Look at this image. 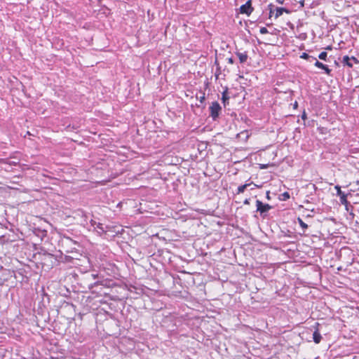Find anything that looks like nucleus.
<instances>
[{
  "label": "nucleus",
  "mask_w": 359,
  "mask_h": 359,
  "mask_svg": "<svg viewBox=\"0 0 359 359\" xmlns=\"http://www.w3.org/2000/svg\"><path fill=\"white\" fill-rule=\"evenodd\" d=\"M297 221L300 225V226L304 229L306 230L308 228V225L299 217L297 218Z\"/></svg>",
  "instance_id": "obj_15"
},
{
  "label": "nucleus",
  "mask_w": 359,
  "mask_h": 359,
  "mask_svg": "<svg viewBox=\"0 0 359 359\" xmlns=\"http://www.w3.org/2000/svg\"><path fill=\"white\" fill-rule=\"evenodd\" d=\"M221 110L222 108L219 104L217 102H213L210 106V116L213 120H216V118H218Z\"/></svg>",
  "instance_id": "obj_2"
},
{
  "label": "nucleus",
  "mask_w": 359,
  "mask_h": 359,
  "mask_svg": "<svg viewBox=\"0 0 359 359\" xmlns=\"http://www.w3.org/2000/svg\"><path fill=\"white\" fill-rule=\"evenodd\" d=\"M268 8L269 10V18L273 17L275 19L278 18L280 16H281L284 13L287 14L290 13V11L287 8H283V7H276L273 4H269L268 5Z\"/></svg>",
  "instance_id": "obj_1"
},
{
  "label": "nucleus",
  "mask_w": 359,
  "mask_h": 359,
  "mask_svg": "<svg viewBox=\"0 0 359 359\" xmlns=\"http://www.w3.org/2000/svg\"><path fill=\"white\" fill-rule=\"evenodd\" d=\"M259 32H260V34H267L269 32H268V29H267L266 27H261V28H260V29H259Z\"/></svg>",
  "instance_id": "obj_18"
},
{
  "label": "nucleus",
  "mask_w": 359,
  "mask_h": 359,
  "mask_svg": "<svg viewBox=\"0 0 359 359\" xmlns=\"http://www.w3.org/2000/svg\"><path fill=\"white\" fill-rule=\"evenodd\" d=\"M318 58L321 60H323V61H327V52L325 51H323L321 52L319 55H318Z\"/></svg>",
  "instance_id": "obj_14"
},
{
  "label": "nucleus",
  "mask_w": 359,
  "mask_h": 359,
  "mask_svg": "<svg viewBox=\"0 0 359 359\" xmlns=\"http://www.w3.org/2000/svg\"><path fill=\"white\" fill-rule=\"evenodd\" d=\"M236 55L238 56L241 63L245 62L248 58L247 52H243V53L238 52V53H236Z\"/></svg>",
  "instance_id": "obj_8"
},
{
  "label": "nucleus",
  "mask_w": 359,
  "mask_h": 359,
  "mask_svg": "<svg viewBox=\"0 0 359 359\" xmlns=\"http://www.w3.org/2000/svg\"><path fill=\"white\" fill-rule=\"evenodd\" d=\"M314 61H315L314 66L316 67L323 70L324 72L328 76H330L331 74L332 69L328 67V65H325L323 62H320L319 60H317L316 57L315 58Z\"/></svg>",
  "instance_id": "obj_4"
},
{
  "label": "nucleus",
  "mask_w": 359,
  "mask_h": 359,
  "mask_svg": "<svg viewBox=\"0 0 359 359\" xmlns=\"http://www.w3.org/2000/svg\"><path fill=\"white\" fill-rule=\"evenodd\" d=\"M290 198V195L287 191H285L281 194L280 199L283 201H287Z\"/></svg>",
  "instance_id": "obj_16"
},
{
  "label": "nucleus",
  "mask_w": 359,
  "mask_h": 359,
  "mask_svg": "<svg viewBox=\"0 0 359 359\" xmlns=\"http://www.w3.org/2000/svg\"><path fill=\"white\" fill-rule=\"evenodd\" d=\"M304 1L305 0H299V3L300 4L302 7L304 6Z\"/></svg>",
  "instance_id": "obj_22"
},
{
  "label": "nucleus",
  "mask_w": 359,
  "mask_h": 359,
  "mask_svg": "<svg viewBox=\"0 0 359 359\" xmlns=\"http://www.w3.org/2000/svg\"><path fill=\"white\" fill-rule=\"evenodd\" d=\"M222 102L224 103V105L225 106L226 105V103L228 102V100L229 99V97L227 95V90H224L223 93H222Z\"/></svg>",
  "instance_id": "obj_11"
},
{
  "label": "nucleus",
  "mask_w": 359,
  "mask_h": 359,
  "mask_svg": "<svg viewBox=\"0 0 359 359\" xmlns=\"http://www.w3.org/2000/svg\"><path fill=\"white\" fill-rule=\"evenodd\" d=\"M228 62H229V64H233V60L231 57H229V58L228 59Z\"/></svg>",
  "instance_id": "obj_23"
},
{
  "label": "nucleus",
  "mask_w": 359,
  "mask_h": 359,
  "mask_svg": "<svg viewBox=\"0 0 359 359\" xmlns=\"http://www.w3.org/2000/svg\"><path fill=\"white\" fill-rule=\"evenodd\" d=\"M335 189H337V194L338 196H341L342 194H345L341 190V187L339 186H336Z\"/></svg>",
  "instance_id": "obj_17"
},
{
  "label": "nucleus",
  "mask_w": 359,
  "mask_h": 359,
  "mask_svg": "<svg viewBox=\"0 0 359 359\" xmlns=\"http://www.w3.org/2000/svg\"><path fill=\"white\" fill-rule=\"evenodd\" d=\"M245 204H249V201L246 199L244 202Z\"/></svg>",
  "instance_id": "obj_26"
},
{
  "label": "nucleus",
  "mask_w": 359,
  "mask_h": 359,
  "mask_svg": "<svg viewBox=\"0 0 359 359\" xmlns=\"http://www.w3.org/2000/svg\"><path fill=\"white\" fill-rule=\"evenodd\" d=\"M318 326H319V323H316V330L313 334V339L316 344H319L322 339V336L319 332Z\"/></svg>",
  "instance_id": "obj_7"
},
{
  "label": "nucleus",
  "mask_w": 359,
  "mask_h": 359,
  "mask_svg": "<svg viewBox=\"0 0 359 359\" xmlns=\"http://www.w3.org/2000/svg\"><path fill=\"white\" fill-rule=\"evenodd\" d=\"M257 210L260 213H264L269 211L271 209V205L268 203H263L261 201L257 200L256 201Z\"/></svg>",
  "instance_id": "obj_5"
},
{
  "label": "nucleus",
  "mask_w": 359,
  "mask_h": 359,
  "mask_svg": "<svg viewBox=\"0 0 359 359\" xmlns=\"http://www.w3.org/2000/svg\"><path fill=\"white\" fill-rule=\"evenodd\" d=\"M351 60L353 61L355 64H359V60L353 56L351 57Z\"/></svg>",
  "instance_id": "obj_21"
},
{
  "label": "nucleus",
  "mask_w": 359,
  "mask_h": 359,
  "mask_svg": "<svg viewBox=\"0 0 359 359\" xmlns=\"http://www.w3.org/2000/svg\"><path fill=\"white\" fill-rule=\"evenodd\" d=\"M250 135L251 133H250V131L248 130H245L237 134V138L243 142H246L248 140Z\"/></svg>",
  "instance_id": "obj_6"
},
{
  "label": "nucleus",
  "mask_w": 359,
  "mask_h": 359,
  "mask_svg": "<svg viewBox=\"0 0 359 359\" xmlns=\"http://www.w3.org/2000/svg\"><path fill=\"white\" fill-rule=\"evenodd\" d=\"M253 11L254 8L252 6L251 0L248 1L245 4L240 7V13L241 14H246L248 16H250Z\"/></svg>",
  "instance_id": "obj_3"
},
{
  "label": "nucleus",
  "mask_w": 359,
  "mask_h": 359,
  "mask_svg": "<svg viewBox=\"0 0 359 359\" xmlns=\"http://www.w3.org/2000/svg\"><path fill=\"white\" fill-rule=\"evenodd\" d=\"M325 49L327 50H331L332 49V48L331 46H328L325 47Z\"/></svg>",
  "instance_id": "obj_24"
},
{
  "label": "nucleus",
  "mask_w": 359,
  "mask_h": 359,
  "mask_svg": "<svg viewBox=\"0 0 359 359\" xmlns=\"http://www.w3.org/2000/svg\"><path fill=\"white\" fill-rule=\"evenodd\" d=\"M340 202L341 204L347 206L348 204V201L347 200V196L346 194H342L341 196H340Z\"/></svg>",
  "instance_id": "obj_13"
},
{
  "label": "nucleus",
  "mask_w": 359,
  "mask_h": 359,
  "mask_svg": "<svg viewBox=\"0 0 359 359\" xmlns=\"http://www.w3.org/2000/svg\"><path fill=\"white\" fill-rule=\"evenodd\" d=\"M269 167L268 164H259L260 169H266Z\"/></svg>",
  "instance_id": "obj_20"
},
{
  "label": "nucleus",
  "mask_w": 359,
  "mask_h": 359,
  "mask_svg": "<svg viewBox=\"0 0 359 359\" xmlns=\"http://www.w3.org/2000/svg\"><path fill=\"white\" fill-rule=\"evenodd\" d=\"M205 93H203V95L201 96L200 98H199L200 102L201 103H203V102L205 101Z\"/></svg>",
  "instance_id": "obj_19"
},
{
  "label": "nucleus",
  "mask_w": 359,
  "mask_h": 359,
  "mask_svg": "<svg viewBox=\"0 0 359 359\" xmlns=\"http://www.w3.org/2000/svg\"><path fill=\"white\" fill-rule=\"evenodd\" d=\"M250 186V184H243L241 186H239L238 187V189H237V194H241V193H243L244 191L245 190V189Z\"/></svg>",
  "instance_id": "obj_12"
},
{
  "label": "nucleus",
  "mask_w": 359,
  "mask_h": 359,
  "mask_svg": "<svg viewBox=\"0 0 359 359\" xmlns=\"http://www.w3.org/2000/svg\"><path fill=\"white\" fill-rule=\"evenodd\" d=\"M351 57H349L348 55H345L343 57L342 63L344 65H346L348 67H353V63L351 62Z\"/></svg>",
  "instance_id": "obj_9"
},
{
  "label": "nucleus",
  "mask_w": 359,
  "mask_h": 359,
  "mask_svg": "<svg viewBox=\"0 0 359 359\" xmlns=\"http://www.w3.org/2000/svg\"><path fill=\"white\" fill-rule=\"evenodd\" d=\"M300 58L307 60L309 62H313V61H314L316 57L313 56L309 55L306 53H302V55H300Z\"/></svg>",
  "instance_id": "obj_10"
},
{
  "label": "nucleus",
  "mask_w": 359,
  "mask_h": 359,
  "mask_svg": "<svg viewBox=\"0 0 359 359\" xmlns=\"http://www.w3.org/2000/svg\"><path fill=\"white\" fill-rule=\"evenodd\" d=\"M285 0H276L278 4H283Z\"/></svg>",
  "instance_id": "obj_25"
}]
</instances>
